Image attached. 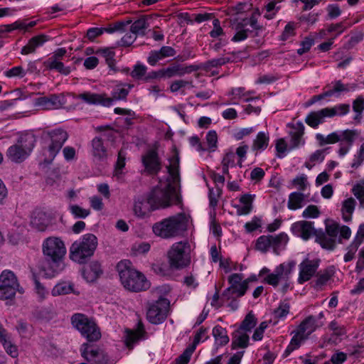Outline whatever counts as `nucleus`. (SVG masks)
Segmentation results:
<instances>
[{"label":"nucleus","mask_w":364,"mask_h":364,"mask_svg":"<svg viewBox=\"0 0 364 364\" xmlns=\"http://www.w3.org/2000/svg\"><path fill=\"white\" fill-rule=\"evenodd\" d=\"M97 244V238L94 234H85L70 246V258L79 264L86 263L94 255Z\"/></svg>","instance_id":"nucleus-6"},{"label":"nucleus","mask_w":364,"mask_h":364,"mask_svg":"<svg viewBox=\"0 0 364 364\" xmlns=\"http://www.w3.org/2000/svg\"><path fill=\"white\" fill-rule=\"evenodd\" d=\"M78 97L90 105H100L105 107H109L112 105V100L105 93L97 94L85 92L80 94Z\"/></svg>","instance_id":"nucleus-20"},{"label":"nucleus","mask_w":364,"mask_h":364,"mask_svg":"<svg viewBox=\"0 0 364 364\" xmlns=\"http://www.w3.org/2000/svg\"><path fill=\"white\" fill-rule=\"evenodd\" d=\"M291 130L289 132L291 136V149L298 147L300 144H304V141L302 136L304 134V126L301 122H297L295 124H289Z\"/></svg>","instance_id":"nucleus-24"},{"label":"nucleus","mask_w":364,"mask_h":364,"mask_svg":"<svg viewBox=\"0 0 364 364\" xmlns=\"http://www.w3.org/2000/svg\"><path fill=\"white\" fill-rule=\"evenodd\" d=\"M334 273L333 267H329L318 272L316 274V279L314 281V288L322 289V287L326 285L328 282L333 277Z\"/></svg>","instance_id":"nucleus-25"},{"label":"nucleus","mask_w":364,"mask_h":364,"mask_svg":"<svg viewBox=\"0 0 364 364\" xmlns=\"http://www.w3.org/2000/svg\"><path fill=\"white\" fill-rule=\"evenodd\" d=\"M320 211L318 207L315 205H310L303 212L304 218H316L318 217Z\"/></svg>","instance_id":"nucleus-64"},{"label":"nucleus","mask_w":364,"mask_h":364,"mask_svg":"<svg viewBox=\"0 0 364 364\" xmlns=\"http://www.w3.org/2000/svg\"><path fill=\"white\" fill-rule=\"evenodd\" d=\"M195 350L194 346H189L183 353L176 359V364H188Z\"/></svg>","instance_id":"nucleus-52"},{"label":"nucleus","mask_w":364,"mask_h":364,"mask_svg":"<svg viewBox=\"0 0 364 364\" xmlns=\"http://www.w3.org/2000/svg\"><path fill=\"white\" fill-rule=\"evenodd\" d=\"M43 64L48 70H55L60 74L68 75L70 73V68L65 67L61 61L55 60H46Z\"/></svg>","instance_id":"nucleus-42"},{"label":"nucleus","mask_w":364,"mask_h":364,"mask_svg":"<svg viewBox=\"0 0 364 364\" xmlns=\"http://www.w3.org/2000/svg\"><path fill=\"white\" fill-rule=\"evenodd\" d=\"M291 184L299 191H304L307 187V177L304 174L298 176L292 180Z\"/></svg>","instance_id":"nucleus-57"},{"label":"nucleus","mask_w":364,"mask_h":364,"mask_svg":"<svg viewBox=\"0 0 364 364\" xmlns=\"http://www.w3.org/2000/svg\"><path fill=\"white\" fill-rule=\"evenodd\" d=\"M288 240V235L284 232H281L275 236L270 235L271 247H272L276 255H279L280 251L284 248Z\"/></svg>","instance_id":"nucleus-34"},{"label":"nucleus","mask_w":364,"mask_h":364,"mask_svg":"<svg viewBox=\"0 0 364 364\" xmlns=\"http://www.w3.org/2000/svg\"><path fill=\"white\" fill-rule=\"evenodd\" d=\"M60 104V99L57 95H51L49 97H42L37 99V105L46 109H52Z\"/></svg>","instance_id":"nucleus-41"},{"label":"nucleus","mask_w":364,"mask_h":364,"mask_svg":"<svg viewBox=\"0 0 364 364\" xmlns=\"http://www.w3.org/2000/svg\"><path fill=\"white\" fill-rule=\"evenodd\" d=\"M154 210H156V209L153 207L152 203L149 200V194L146 198H139L134 203V212L139 218H144L145 217L149 216V214Z\"/></svg>","instance_id":"nucleus-22"},{"label":"nucleus","mask_w":364,"mask_h":364,"mask_svg":"<svg viewBox=\"0 0 364 364\" xmlns=\"http://www.w3.org/2000/svg\"><path fill=\"white\" fill-rule=\"evenodd\" d=\"M269 247H271L270 235H262L256 240L255 249L257 250L265 253Z\"/></svg>","instance_id":"nucleus-45"},{"label":"nucleus","mask_w":364,"mask_h":364,"mask_svg":"<svg viewBox=\"0 0 364 364\" xmlns=\"http://www.w3.org/2000/svg\"><path fill=\"white\" fill-rule=\"evenodd\" d=\"M296 23L294 21H289L284 27L282 33L280 36V40L285 41L290 37L296 35Z\"/></svg>","instance_id":"nucleus-48"},{"label":"nucleus","mask_w":364,"mask_h":364,"mask_svg":"<svg viewBox=\"0 0 364 364\" xmlns=\"http://www.w3.org/2000/svg\"><path fill=\"white\" fill-rule=\"evenodd\" d=\"M208 329L206 328H204L203 326H201L198 331L196 333V334L194 336L193 343L190 346H194L195 348H196V346L200 342L204 341L207 340L209 337L207 336Z\"/></svg>","instance_id":"nucleus-55"},{"label":"nucleus","mask_w":364,"mask_h":364,"mask_svg":"<svg viewBox=\"0 0 364 364\" xmlns=\"http://www.w3.org/2000/svg\"><path fill=\"white\" fill-rule=\"evenodd\" d=\"M70 211L76 218H85L90 213V210L81 208L77 205H71L69 207Z\"/></svg>","instance_id":"nucleus-54"},{"label":"nucleus","mask_w":364,"mask_h":364,"mask_svg":"<svg viewBox=\"0 0 364 364\" xmlns=\"http://www.w3.org/2000/svg\"><path fill=\"white\" fill-rule=\"evenodd\" d=\"M26 72L24 70L22 66H16L6 70L5 75L8 77H23L26 75Z\"/></svg>","instance_id":"nucleus-63"},{"label":"nucleus","mask_w":364,"mask_h":364,"mask_svg":"<svg viewBox=\"0 0 364 364\" xmlns=\"http://www.w3.org/2000/svg\"><path fill=\"white\" fill-rule=\"evenodd\" d=\"M71 323L87 341L95 342L101 338L100 328L92 318L77 313L72 316Z\"/></svg>","instance_id":"nucleus-10"},{"label":"nucleus","mask_w":364,"mask_h":364,"mask_svg":"<svg viewBox=\"0 0 364 364\" xmlns=\"http://www.w3.org/2000/svg\"><path fill=\"white\" fill-rule=\"evenodd\" d=\"M164 58L160 50H151L147 58L148 63L151 66H155L159 60Z\"/></svg>","instance_id":"nucleus-60"},{"label":"nucleus","mask_w":364,"mask_h":364,"mask_svg":"<svg viewBox=\"0 0 364 364\" xmlns=\"http://www.w3.org/2000/svg\"><path fill=\"white\" fill-rule=\"evenodd\" d=\"M313 224L312 222L301 220L294 223L291 229L294 235L307 240L312 235H314L315 232L318 231V230L314 229Z\"/></svg>","instance_id":"nucleus-19"},{"label":"nucleus","mask_w":364,"mask_h":364,"mask_svg":"<svg viewBox=\"0 0 364 364\" xmlns=\"http://www.w3.org/2000/svg\"><path fill=\"white\" fill-rule=\"evenodd\" d=\"M169 307V300L162 296L155 301L149 303L146 311L147 320L153 324L161 323L168 316Z\"/></svg>","instance_id":"nucleus-12"},{"label":"nucleus","mask_w":364,"mask_h":364,"mask_svg":"<svg viewBox=\"0 0 364 364\" xmlns=\"http://www.w3.org/2000/svg\"><path fill=\"white\" fill-rule=\"evenodd\" d=\"M290 306L289 303L282 302L274 309V315L275 318H282L285 317L289 312Z\"/></svg>","instance_id":"nucleus-56"},{"label":"nucleus","mask_w":364,"mask_h":364,"mask_svg":"<svg viewBox=\"0 0 364 364\" xmlns=\"http://www.w3.org/2000/svg\"><path fill=\"white\" fill-rule=\"evenodd\" d=\"M168 178L164 187L156 186L149 193V200L156 210L182 204L180 188L179 156L176 154L167 166Z\"/></svg>","instance_id":"nucleus-1"},{"label":"nucleus","mask_w":364,"mask_h":364,"mask_svg":"<svg viewBox=\"0 0 364 364\" xmlns=\"http://www.w3.org/2000/svg\"><path fill=\"white\" fill-rule=\"evenodd\" d=\"M206 141L208 144V150L210 151H215L217 148L218 144V134L215 131H209L205 136Z\"/></svg>","instance_id":"nucleus-53"},{"label":"nucleus","mask_w":364,"mask_h":364,"mask_svg":"<svg viewBox=\"0 0 364 364\" xmlns=\"http://www.w3.org/2000/svg\"><path fill=\"white\" fill-rule=\"evenodd\" d=\"M16 291L21 294L24 292L23 288L20 287L16 276L11 270H4L0 274V299H12Z\"/></svg>","instance_id":"nucleus-11"},{"label":"nucleus","mask_w":364,"mask_h":364,"mask_svg":"<svg viewBox=\"0 0 364 364\" xmlns=\"http://www.w3.org/2000/svg\"><path fill=\"white\" fill-rule=\"evenodd\" d=\"M141 162L149 175H156L161 169V161L156 149H149L142 156Z\"/></svg>","instance_id":"nucleus-15"},{"label":"nucleus","mask_w":364,"mask_h":364,"mask_svg":"<svg viewBox=\"0 0 364 364\" xmlns=\"http://www.w3.org/2000/svg\"><path fill=\"white\" fill-rule=\"evenodd\" d=\"M304 200V195L300 192L290 193L288 200V208L290 210H296L301 208V203Z\"/></svg>","instance_id":"nucleus-44"},{"label":"nucleus","mask_w":364,"mask_h":364,"mask_svg":"<svg viewBox=\"0 0 364 364\" xmlns=\"http://www.w3.org/2000/svg\"><path fill=\"white\" fill-rule=\"evenodd\" d=\"M36 143V137L31 132L22 134L15 144L9 146L6 152V158L15 164L24 161L32 152Z\"/></svg>","instance_id":"nucleus-7"},{"label":"nucleus","mask_w":364,"mask_h":364,"mask_svg":"<svg viewBox=\"0 0 364 364\" xmlns=\"http://www.w3.org/2000/svg\"><path fill=\"white\" fill-rule=\"evenodd\" d=\"M168 262L173 269H181L191 264V245L188 241L173 243L167 252Z\"/></svg>","instance_id":"nucleus-9"},{"label":"nucleus","mask_w":364,"mask_h":364,"mask_svg":"<svg viewBox=\"0 0 364 364\" xmlns=\"http://www.w3.org/2000/svg\"><path fill=\"white\" fill-rule=\"evenodd\" d=\"M92 154L97 161H104L107 158V150L102 138L96 136L92 140Z\"/></svg>","instance_id":"nucleus-26"},{"label":"nucleus","mask_w":364,"mask_h":364,"mask_svg":"<svg viewBox=\"0 0 364 364\" xmlns=\"http://www.w3.org/2000/svg\"><path fill=\"white\" fill-rule=\"evenodd\" d=\"M188 221L189 217L184 213H180L155 223L152 231L155 235L163 239L175 237L187 230Z\"/></svg>","instance_id":"nucleus-4"},{"label":"nucleus","mask_w":364,"mask_h":364,"mask_svg":"<svg viewBox=\"0 0 364 364\" xmlns=\"http://www.w3.org/2000/svg\"><path fill=\"white\" fill-rule=\"evenodd\" d=\"M255 195L251 194H243L240 198V202L242 204V206H237V213L239 215L249 214L253 208V200Z\"/></svg>","instance_id":"nucleus-32"},{"label":"nucleus","mask_w":364,"mask_h":364,"mask_svg":"<svg viewBox=\"0 0 364 364\" xmlns=\"http://www.w3.org/2000/svg\"><path fill=\"white\" fill-rule=\"evenodd\" d=\"M360 246V245L357 244V242H351V243L347 247L348 252L344 255V261L346 262H350L352 259H353V258L355 257V255Z\"/></svg>","instance_id":"nucleus-58"},{"label":"nucleus","mask_w":364,"mask_h":364,"mask_svg":"<svg viewBox=\"0 0 364 364\" xmlns=\"http://www.w3.org/2000/svg\"><path fill=\"white\" fill-rule=\"evenodd\" d=\"M134 87L131 84L117 85L112 92V103L114 100H124L127 99L130 90Z\"/></svg>","instance_id":"nucleus-37"},{"label":"nucleus","mask_w":364,"mask_h":364,"mask_svg":"<svg viewBox=\"0 0 364 364\" xmlns=\"http://www.w3.org/2000/svg\"><path fill=\"white\" fill-rule=\"evenodd\" d=\"M339 232V224L334 222L331 221L326 223L325 232L328 234L329 237H331L333 240H334L336 242L338 241L337 237Z\"/></svg>","instance_id":"nucleus-49"},{"label":"nucleus","mask_w":364,"mask_h":364,"mask_svg":"<svg viewBox=\"0 0 364 364\" xmlns=\"http://www.w3.org/2000/svg\"><path fill=\"white\" fill-rule=\"evenodd\" d=\"M358 135L357 130L346 129L343 131V140L340 142L338 151L339 156H343L349 151Z\"/></svg>","instance_id":"nucleus-23"},{"label":"nucleus","mask_w":364,"mask_h":364,"mask_svg":"<svg viewBox=\"0 0 364 364\" xmlns=\"http://www.w3.org/2000/svg\"><path fill=\"white\" fill-rule=\"evenodd\" d=\"M352 193L358 200L360 207L364 208V183H358L352 188Z\"/></svg>","instance_id":"nucleus-46"},{"label":"nucleus","mask_w":364,"mask_h":364,"mask_svg":"<svg viewBox=\"0 0 364 364\" xmlns=\"http://www.w3.org/2000/svg\"><path fill=\"white\" fill-rule=\"evenodd\" d=\"M48 40V37L44 34L33 36L28 41V43L22 48L21 53L22 55L33 53L38 47L41 46Z\"/></svg>","instance_id":"nucleus-28"},{"label":"nucleus","mask_w":364,"mask_h":364,"mask_svg":"<svg viewBox=\"0 0 364 364\" xmlns=\"http://www.w3.org/2000/svg\"><path fill=\"white\" fill-rule=\"evenodd\" d=\"M364 161V142L360 145L359 150L354 156L351 167L357 168Z\"/></svg>","instance_id":"nucleus-61"},{"label":"nucleus","mask_w":364,"mask_h":364,"mask_svg":"<svg viewBox=\"0 0 364 364\" xmlns=\"http://www.w3.org/2000/svg\"><path fill=\"white\" fill-rule=\"evenodd\" d=\"M332 84H333L332 89H329L320 95H314L312 97L313 102H316L324 99L325 97H331L337 92L349 91V89L347 87V85H344L341 80H336L332 82Z\"/></svg>","instance_id":"nucleus-29"},{"label":"nucleus","mask_w":364,"mask_h":364,"mask_svg":"<svg viewBox=\"0 0 364 364\" xmlns=\"http://www.w3.org/2000/svg\"><path fill=\"white\" fill-rule=\"evenodd\" d=\"M198 67L194 65L184 66L178 63H173L170 66L162 68L164 78H171L176 76L181 77L186 74L198 70Z\"/></svg>","instance_id":"nucleus-17"},{"label":"nucleus","mask_w":364,"mask_h":364,"mask_svg":"<svg viewBox=\"0 0 364 364\" xmlns=\"http://www.w3.org/2000/svg\"><path fill=\"white\" fill-rule=\"evenodd\" d=\"M269 142V133L260 132L254 139L252 149L253 151H263L267 148Z\"/></svg>","instance_id":"nucleus-38"},{"label":"nucleus","mask_w":364,"mask_h":364,"mask_svg":"<svg viewBox=\"0 0 364 364\" xmlns=\"http://www.w3.org/2000/svg\"><path fill=\"white\" fill-rule=\"evenodd\" d=\"M248 289V279L242 282L240 285L230 286L228 289H226L223 296L226 297L228 299H230L232 298L241 297L244 296Z\"/></svg>","instance_id":"nucleus-30"},{"label":"nucleus","mask_w":364,"mask_h":364,"mask_svg":"<svg viewBox=\"0 0 364 364\" xmlns=\"http://www.w3.org/2000/svg\"><path fill=\"white\" fill-rule=\"evenodd\" d=\"M103 274L101 264L97 261H93L84 267L82 275L87 282H94Z\"/></svg>","instance_id":"nucleus-21"},{"label":"nucleus","mask_w":364,"mask_h":364,"mask_svg":"<svg viewBox=\"0 0 364 364\" xmlns=\"http://www.w3.org/2000/svg\"><path fill=\"white\" fill-rule=\"evenodd\" d=\"M72 287L65 283H61L55 285L53 289V295H63L71 292Z\"/></svg>","instance_id":"nucleus-59"},{"label":"nucleus","mask_w":364,"mask_h":364,"mask_svg":"<svg viewBox=\"0 0 364 364\" xmlns=\"http://www.w3.org/2000/svg\"><path fill=\"white\" fill-rule=\"evenodd\" d=\"M318 267V261L306 259L299 264L298 282L301 284L309 281L316 272Z\"/></svg>","instance_id":"nucleus-18"},{"label":"nucleus","mask_w":364,"mask_h":364,"mask_svg":"<svg viewBox=\"0 0 364 364\" xmlns=\"http://www.w3.org/2000/svg\"><path fill=\"white\" fill-rule=\"evenodd\" d=\"M343 131L341 132H332L326 136H324L321 134H317L316 135V139L318 141V144L321 146L328 144H336L337 142H341L343 140Z\"/></svg>","instance_id":"nucleus-36"},{"label":"nucleus","mask_w":364,"mask_h":364,"mask_svg":"<svg viewBox=\"0 0 364 364\" xmlns=\"http://www.w3.org/2000/svg\"><path fill=\"white\" fill-rule=\"evenodd\" d=\"M44 256L43 269L49 277L63 270L65 264L64 257L66 254V248L63 240L56 237L46 238L42 245Z\"/></svg>","instance_id":"nucleus-2"},{"label":"nucleus","mask_w":364,"mask_h":364,"mask_svg":"<svg viewBox=\"0 0 364 364\" xmlns=\"http://www.w3.org/2000/svg\"><path fill=\"white\" fill-rule=\"evenodd\" d=\"M257 322V319L251 311L245 316L237 329L246 333L250 332L255 327Z\"/></svg>","instance_id":"nucleus-40"},{"label":"nucleus","mask_w":364,"mask_h":364,"mask_svg":"<svg viewBox=\"0 0 364 364\" xmlns=\"http://www.w3.org/2000/svg\"><path fill=\"white\" fill-rule=\"evenodd\" d=\"M328 328L331 331H333L332 336H341L346 333L345 327L343 326L339 325L335 320L332 321L329 323Z\"/></svg>","instance_id":"nucleus-62"},{"label":"nucleus","mask_w":364,"mask_h":364,"mask_svg":"<svg viewBox=\"0 0 364 364\" xmlns=\"http://www.w3.org/2000/svg\"><path fill=\"white\" fill-rule=\"evenodd\" d=\"M250 337L245 331L235 330L232 335L231 348L232 350L246 348L249 346Z\"/></svg>","instance_id":"nucleus-27"},{"label":"nucleus","mask_w":364,"mask_h":364,"mask_svg":"<svg viewBox=\"0 0 364 364\" xmlns=\"http://www.w3.org/2000/svg\"><path fill=\"white\" fill-rule=\"evenodd\" d=\"M68 137V133L62 128L43 132V139L47 143V146L43 149V164H50L53 162Z\"/></svg>","instance_id":"nucleus-5"},{"label":"nucleus","mask_w":364,"mask_h":364,"mask_svg":"<svg viewBox=\"0 0 364 364\" xmlns=\"http://www.w3.org/2000/svg\"><path fill=\"white\" fill-rule=\"evenodd\" d=\"M355 205L356 201L352 197L343 201L341 210L342 218L345 222H350L352 220V215L355 210Z\"/></svg>","instance_id":"nucleus-35"},{"label":"nucleus","mask_w":364,"mask_h":364,"mask_svg":"<svg viewBox=\"0 0 364 364\" xmlns=\"http://www.w3.org/2000/svg\"><path fill=\"white\" fill-rule=\"evenodd\" d=\"M353 109L356 112L354 119L359 120L361 118L362 113L364 110V97L363 96H358L353 102Z\"/></svg>","instance_id":"nucleus-50"},{"label":"nucleus","mask_w":364,"mask_h":364,"mask_svg":"<svg viewBox=\"0 0 364 364\" xmlns=\"http://www.w3.org/2000/svg\"><path fill=\"white\" fill-rule=\"evenodd\" d=\"M150 17L147 15L140 16L137 20L132 23L130 31L132 34L144 36L146 34L145 31L149 26L147 22Z\"/></svg>","instance_id":"nucleus-33"},{"label":"nucleus","mask_w":364,"mask_h":364,"mask_svg":"<svg viewBox=\"0 0 364 364\" xmlns=\"http://www.w3.org/2000/svg\"><path fill=\"white\" fill-rule=\"evenodd\" d=\"M144 335L141 334V330L133 331L127 330V336L125 338V345L129 349L132 350L134 348V345L140 339L143 338Z\"/></svg>","instance_id":"nucleus-43"},{"label":"nucleus","mask_w":364,"mask_h":364,"mask_svg":"<svg viewBox=\"0 0 364 364\" xmlns=\"http://www.w3.org/2000/svg\"><path fill=\"white\" fill-rule=\"evenodd\" d=\"M315 241L323 249L333 250L336 246V242L328 235L326 232L319 230L314 232Z\"/></svg>","instance_id":"nucleus-31"},{"label":"nucleus","mask_w":364,"mask_h":364,"mask_svg":"<svg viewBox=\"0 0 364 364\" xmlns=\"http://www.w3.org/2000/svg\"><path fill=\"white\" fill-rule=\"evenodd\" d=\"M213 336L215 338V343L221 346H225L230 341L226 329L219 325L213 328Z\"/></svg>","instance_id":"nucleus-39"},{"label":"nucleus","mask_w":364,"mask_h":364,"mask_svg":"<svg viewBox=\"0 0 364 364\" xmlns=\"http://www.w3.org/2000/svg\"><path fill=\"white\" fill-rule=\"evenodd\" d=\"M146 67L141 64H136L134 66L132 71L130 73V75L132 78L136 80H140L144 79L146 76Z\"/></svg>","instance_id":"nucleus-51"},{"label":"nucleus","mask_w":364,"mask_h":364,"mask_svg":"<svg viewBox=\"0 0 364 364\" xmlns=\"http://www.w3.org/2000/svg\"><path fill=\"white\" fill-rule=\"evenodd\" d=\"M116 269L122 286L127 290L139 292L146 291L150 287V282L145 275L136 270L130 260L119 261L116 266Z\"/></svg>","instance_id":"nucleus-3"},{"label":"nucleus","mask_w":364,"mask_h":364,"mask_svg":"<svg viewBox=\"0 0 364 364\" xmlns=\"http://www.w3.org/2000/svg\"><path fill=\"white\" fill-rule=\"evenodd\" d=\"M82 357L90 364H109V356L100 347L89 343L80 347Z\"/></svg>","instance_id":"nucleus-13"},{"label":"nucleus","mask_w":364,"mask_h":364,"mask_svg":"<svg viewBox=\"0 0 364 364\" xmlns=\"http://www.w3.org/2000/svg\"><path fill=\"white\" fill-rule=\"evenodd\" d=\"M316 319L314 316H309L303 320L296 329L291 333H294V336L284 353V357H287L294 350L299 348L301 344L316 331Z\"/></svg>","instance_id":"nucleus-8"},{"label":"nucleus","mask_w":364,"mask_h":364,"mask_svg":"<svg viewBox=\"0 0 364 364\" xmlns=\"http://www.w3.org/2000/svg\"><path fill=\"white\" fill-rule=\"evenodd\" d=\"M3 339H0L1 343L8 354L11 357L16 358L18 355V351L16 346L13 345L10 341L7 339L8 336L6 332L3 334Z\"/></svg>","instance_id":"nucleus-47"},{"label":"nucleus","mask_w":364,"mask_h":364,"mask_svg":"<svg viewBox=\"0 0 364 364\" xmlns=\"http://www.w3.org/2000/svg\"><path fill=\"white\" fill-rule=\"evenodd\" d=\"M296 265L294 261L282 263L275 269V273L268 274L264 278V282L273 287H277L281 279H288L289 274Z\"/></svg>","instance_id":"nucleus-14"},{"label":"nucleus","mask_w":364,"mask_h":364,"mask_svg":"<svg viewBox=\"0 0 364 364\" xmlns=\"http://www.w3.org/2000/svg\"><path fill=\"white\" fill-rule=\"evenodd\" d=\"M336 112L333 109L326 107L316 112H310L306 117V123L312 128H316L320 124L324 122L326 117H333Z\"/></svg>","instance_id":"nucleus-16"}]
</instances>
